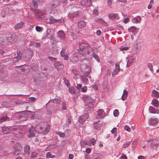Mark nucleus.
Listing matches in <instances>:
<instances>
[{
	"mask_svg": "<svg viewBox=\"0 0 159 159\" xmlns=\"http://www.w3.org/2000/svg\"><path fill=\"white\" fill-rule=\"evenodd\" d=\"M107 6L108 7L111 8V5L112 3V0H108L107 1Z\"/></svg>",
	"mask_w": 159,
	"mask_h": 159,
	"instance_id": "4d7b16f0",
	"label": "nucleus"
},
{
	"mask_svg": "<svg viewBox=\"0 0 159 159\" xmlns=\"http://www.w3.org/2000/svg\"><path fill=\"white\" fill-rule=\"evenodd\" d=\"M79 55L77 53H75L72 54L70 57V61L71 62L75 63L77 62L79 59Z\"/></svg>",
	"mask_w": 159,
	"mask_h": 159,
	"instance_id": "1a4fd4ad",
	"label": "nucleus"
},
{
	"mask_svg": "<svg viewBox=\"0 0 159 159\" xmlns=\"http://www.w3.org/2000/svg\"><path fill=\"white\" fill-rule=\"evenodd\" d=\"M36 100V98L34 97H31L29 98V101L30 102H33L35 101Z\"/></svg>",
	"mask_w": 159,
	"mask_h": 159,
	"instance_id": "680f3d73",
	"label": "nucleus"
},
{
	"mask_svg": "<svg viewBox=\"0 0 159 159\" xmlns=\"http://www.w3.org/2000/svg\"><path fill=\"white\" fill-rule=\"evenodd\" d=\"M119 111L118 110H115L113 112V115L115 116L116 117L119 115Z\"/></svg>",
	"mask_w": 159,
	"mask_h": 159,
	"instance_id": "6e6d98bb",
	"label": "nucleus"
},
{
	"mask_svg": "<svg viewBox=\"0 0 159 159\" xmlns=\"http://www.w3.org/2000/svg\"><path fill=\"white\" fill-rule=\"evenodd\" d=\"M141 47L140 46H137L136 47V52L138 53L140 50Z\"/></svg>",
	"mask_w": 159,
	"mask_h": 159,
	"instance_id": "69168bd1",
	"label": "nucleus"
},
{
	"mask_svg": "<svg viewBox=\"0 0 159 159\" xmlns=\"http://www.w3.org/2000/svg\"><path fill=\"white\" fill-rule=\"evenodd\" d=\"M49 22L51 24H54L55 23H57V19H55L53 17H51L50 18Z\"/></svg>",
	"mask_w": 159,
	"mask_h": 159,
	"instance_id": "4c0bfd02",
	"label": "nucleus"
},
{
	"mask_svg": "<svg viewBox=\"0 0 159 159\" xmlns=\"http://www.w3.org/2000/svg\"><path fill=\"white\" fill-rule=\"evenodd\" d=\"M158 119L155 117H153L149 119L148 120V123L150 125L153 126L156 125L158 123Z\"/></svg>",
	"mask_w": 159,
	"mask_h": 159,
	"instance_id": "f8f14e48",
	"label": "nucleus"
},
{
	"mask_svg": "<svg viewBox=\"0 0 159 159\" xmlns=\"http://www.w3.org/2000/svg\"><path fill=\"white\" fill-rule=\"evenodd\" d=\"M128 49L129 48L128 47H121L119 48L120 51H127Z\"/></svg>",
	"mask_w": 159,
	"mask_h": 159,
	"instance_id": "052dcab7",
	"label": "nucleus"
},
{
	"mask_svg": "<svg viewBox=\"0 0 159 159\" xmlns=\"http://www.w3.org/2000/svg\"><path fill=\"white\" fill-rule=\"evenodd\" d=\"M36 30L38 32H41L43 30V28L39 26H37L35 27Z\"/></svg>",
	"mask_w": 159,
	"mask_h": 159,
	"instance_id": "c03bdc74",
	"label": "nucleus"
},
{
	"mask_svg": "<svg viewBox=\"0 0 159 159\" xmlns=\"http://www.w3.org/2000/svg\"><path fill=\"white\" fill-rule=\"evenodd\" d=\"M34 15L37 17H40L41 16L45 14L46 12L44 11H42L39 9L36 10L34 11Z\"/></svg>",
	"mask_w": 159,
	"mask_h": 159,
	"instance_id": "4468645a",
	"label": "nucleus"
},
{
	"mask_svg": "<svg viewBox=\"0 0 159 159\" xmlns=\"http://www.w3.org/2000/svg\"><path fill=\"white\" fill-rule=\"evenodd\" d=\"M61 64H62V63L58 61H55L54 63V65L56 68H58V67Z\"/></svg>",
	"mask_w": 159,
	"mask_h": 159,
	"instance_id": "37998d69",
	"label": "nucleus"
},
{
	"mask_svg": "<svg viewBox=\"0 0 159 159\" xmlns=\"http://www.w3.org/2000/svg\"><path fill=\"white\" fill-rule=\"evenodd\" d=\"M50 129V127L47 123L38 125L35 128L32 126L29 130L28 136L30 138L34 137V132L35 131L39 133H43L44 134H46L49 131Z\"/></svg>",
	"mask_w": 159,
	"mask_h": 159,
	"instance_id": "f03ea898",
	"label": "nucleus"
},
{
	"mask_svg": "<svg viewBox=\"0 0 159 159\" xmlns=\"http://www.w3.org/2000/svg\"><path fill=\"white\" fill-rule=\"evenodd\" d=\"M2 106L3 107L6 108H8L9 107V104L7 102H3L2 104Z\"/></svg>",
	"mask_w": 159,
	"mask_h": 159,
	"instance_id": "de8ad7c7",
	"label": "nucleus"
},
{
	"mask_svg": "<svg viewBox=\"0 0 159 159\" xmlns=\"http://www.w3.org/2000/svg\"><path fill=\"white\" fill-rule=\"evenodd\" d=\"M55 157V155H52L50 152H48L46 154V158H53Z\"/></svg>",
	"mask_w": 159,
	"mask_h": 159,
	"instance_id": "c9c22d12",
	"label": "nucleus"
},
{
	"mask_svg": "<svg viewBox=\"0 0 159 159\" xmlns=\"http://www.w3.org/2000/svg\"><path fill=\"white\" fill-rule=\"evenodd\" d=\"M92 2V0H82L80 2L81 5L85 7L90 6Z\"/></svg>",
	"mask_w": 159,
	"mask_h": 159,
	"instance_id": "9b49d317",
	"label": "nucleus"
},
{
	"mask_svg": "<svg viewBox=\"0 0 159 159\" xmlns=\"http://www.w3.org/2000/svg\"><path fill=\"white\" fill-rule=\"evenodd\" d=\"M63 80L64 82L65 83V84L66 85L67 87H69L70 86V84L69 83L68 80L65 78H63Z\"/></svg>",
	"mask_w": 159,
	"mask_h": 159,
	"instance_id": "49530a36",
	"label": "nucleus"
},
{
	"mask_svg": "<svg viewBox=\"0 0 159 159\" xmlns=\"http://www.w3.org/2000/svg\"><path fill=\"white\" fill-rule=\"evenodd\" d=\"M28 53H29V54L27 56V57L30 59L31 58L33 52L32 51L30 50L28 51Z\"/></svg>",
	"mask_w": 159,
	"mask_h": 159,
	"instance_id": "bf43d9fd",
	"label": "nucleus"
},
{
	"mask_svg": "<svg viewBox=\"0 0 159 159\" xmlns=\"http://www.w3.org/2000/svg\"><path fill=\"white\" fill-rule=\"evenodd\" d=\"M124 129L126 131L130 132V129L128 125H125L124 126Z\"/></svg>",
	"mask_w": 159,
	"mask_h": 159,
	"instance_id": "774afa93",
	"label": "nucleus"
},
{
	"mask_svg": "<svg viewBox=\"0 0 159 159\" xmlns=\"http://www.w3.org/2000/svg\"><path fill=\"white\" fill-rule=\"evenodd\" d=\"M127 59V66L128 67L130 66L135 61V58L131 56H129Z\"/></svg>",
	"mask_w": 159,
	"mask_h": 159,
	"instance_id": "0eeeda50",
	"label": "nucleus"
},
{
	"mask_svg": "<svg viewBox=\"0 0 159 159\" xmlns=\"http://www.w3.org/2000/svg\"><path fill=\"white\" fill-rule=\"evenodd\" d=\"M139 31V29L134 26H132L129 29V31L132 32L134 34H136Z\"/></svg>",
	"mask_w": 159,
	"mask_h": 159,
	"instance_id": "a211bd4d",
	"label": "nucleus"
},
{
	"mask_svg": "<svg viewBox=\"0 0 159 159\" xmlns=\"http://www.w3.org/2000/svg\"><path fill=\"white\" fill-rule=\"evenodd\" d=\"M141 17L139 16H137L132 19L131 21L134 23H139L141 20Z\"/></svg>",
	"mask_w": 159,
	"mask_h": 159,
	"instance_id": "dca6fc26",
	"label": "nucleus"
},
{
	"mask_svg": "<svg viewBox=\"0 0 159 159\" xmlns=\"http://www.w3.org/2000/svg\"><path fill=\"white\" fill-rule=\"evenodd\" d=\"M31 111H24L16 113L15 115L21 121H24L27 120L28 116L26 115L28 112H31Z\"/></svg>",
	"mask_w": 159,
	"mask_h": 159,
	"instance_id": "20e7f679",
	"label": "nucleus"
},
{
	"mask_svg": "<svg viewBox=\"0 0 159 159\" xmlns=\"http://www.w3.org/2000/svg\"><path fill=\"white\" fill-rule=\"evenodd\" d=\"M83 99L84 102L88 104L89 107L91 108L93 107V103L95 102V100L94 99L87 95L84 96Z\"/></svg>",
	"mask_w": 159,
	"mask_h": 159,
	"instance_id": "39448f33",
	"label": "nucleus"
},
{
	"mask_svg": "<svg viewBox=\"0 0 159 159\" xmlns=\"http://www.w3.org/2000/svg\"><path fill=\"white\" fill-rule=\"evenodd\" d=\"M58 36L61 38V39L65 40V34L62 31H59L58 32Z\"/></svg>",
	"mask_w": 159,
	"mask_h": 159,
	"instance_id": "5701e85b",
	"label": "nucleus"
},
{
	"mask_svg": "<svg viewBox=\"0 0 159 159\" xmlns=\"http://www.w3.org/2000/svg\"><path fill=\"white\" fill-rule=\"evenodd\" d=\"M11 119V117H9L7 115H2L1 116H0V120L2 122L9 120Z\"/></svg>",
	"mask_w": 159,
	"mask_h": 159,
	"instance_id": "2eb2a0df",
	"label": "nucleus"
},
{
	"mask_svg": "<svg viewBox=\"0 0 159 159\" xmlns=\"http://www.w3.org/2000/svg\"><path fill=\"white\" fill-rule=\"evenodd\" d=\"M148 142H150L151 146L154 149H156L157 146L159 145V140L158 139H153L151 140H149Z\"/></svg>",
	"mask_w": 159,
	"mask_h": 159,
	"instance_id": "6e6552de",
	"label": "nucleus"
},
{
	"mask_svg": "<svg viewBox=\"0 0 159 159\" xmlns=\"http://www.w3.org/2000/svg\"><path fill=\"white\" fill-rule=\"evenodd\" d=\"M95 20L96 22L101 23L105 26L107 25V23L102 19L96 18Z\"/></svg>",
	"mask_w": 159,
	"mask_h": 159,
	"instance_id": "393cba45",
	"label": "nucleus"
},
{
	"mask_svg": "<svg viewBox=\"0 0 159 159\" xmlns=\"http://www.w3.org/2000/svg\"><path fill=\"white\" fill-rule=\"evenodd\" d=\"M59 4V0H53L50 6L52 8H54L58 6Z\"/></svg>",
	"mask_w": 159,
	"mask_h": 159,
	"instance_id": "412c9836",
	"label": "nucleus"
},
{
	"mask_svg": "<svg viewBox=\"0 0 159 159\" xmlns=\"http://www.w3.org/2000/svg\"><path fill=\"white\" fill-rule=\"evenodd\" d=\"M80 13V11H77L75 12H74L69 13V16L70 18H73L76 17L78 16V15Z\"/></svg>",
	"mask_w": 159,
	"mask_h": 159,
	"instance_id": "2f4dec72",
	"label": "nucleus"
},
{
	"mask_svg": "<svg viewBox=\"0 0 159 159\" xmlns=\"http://www.w3.org/2000/svg\"><path fill=\"white\" fill-rule=\"evenodd\" d=\"M149 112L151 113L159 114V110L156 109L152 106H150L148 108Z\"/></svg>",
	"mask_w": 159,
	"mask_h": 159,
	"instance_id": "f3484780",
	"label": "nucleus"
},
{
	"mask_svg": "<svg viewBox=\"0 0 159 159\" xmlns=\"http://www.w3.org/2000/svg\"><path fill=\"white\" fill-rule=\"evenodd\" d=\"M69 92L71 94H73L75 93L74 89V88L72 86L70 87L69 88Z\"/></svg>",
	"mask_w": 159,
	"mask_h": 159,
	"instance_id": "09e8293b",
	"label": "nucleus"
},
{
	"mask_svg": "<svg viewBox=\"0 0 159 159\" xmlns=\"http://www.w3.org/2000/svg\"><path fill=\"white\" fill-rule=\"evenodd\" d=\"M19 67L20 70H21V71H19V72L21 74H26L28 73L30 71V69L26 65H24L22 66Z\"/></svg>",
	"mask_w": 159,
	"mask_h": 159,
	"instance_id": "423d86ee",
	"label": "nucleus"
},
{
	"mask_svg": "<svg viewBox=\"0 0 159 159\" xmlns=\"http://www.w3.org/2000/svg\"><path fill=\"white\" fill-rule=\"evenodd\" d=\"M33 3L34 7L37 8L38 7V2L36 1H33Z\"/></svg>",
	"mask_w": 159,
	"mask_h": 159,
	"instance_id": "864d4df0",
	"label": "nucleus"
},
{
	"mask_svg": "<svg viewBox=\"0 0 159 159\" xmlns=\"http://www.w3.org/2000/svg\"><path fill=\"white\" fill-rule=\"evenodd\" d=\"M152 104L156 107H157L159 106V101L156 99H153L152 102Z\"/></svg>",
	"mask_w": 159,
	"mask_h": 159,
	"instance_id": "7c9ffc66",
	"label": "nucleus"
},
{
	"mask_svg": "<svg viewBox=\"0 0 159 159\" xmlns=\"http://www.w3.org/2000/svg\"><path fill=\"white\" fill-rule=\"evenodd\" d=\"M31 112H28L27 114H26V115L28 117V116H27L28 115L31 114V116L30 117L31 119H32L34 117V114L33 112L31 111Z\"/></svg>",
	"mask_w": 159,
	"mask_h": 159,
	"instance_id": "5fc2aeb1",
	"label": "nucleus"
},
{
	"mask_svg": "<svg viewBox=\"0 0 159 159\" xmlns=\"http://www.w3.org/2000/svg\"><path fill=\"white\" fill-rule=\"evenodd\" d=\"M147 66L149 68V70H150L152 71V72H153V66L152 64L151 63H148Z\"/></svg>",
	"mask_w": 159,
	"mask_h": 159,
	"instance_id": "3c124183",
	"label": "nucleus"
},
{
	"mask_svg": "<svg viewBox=\"0 0 159 159\" xmlns=\"http://www.w3.org/2000/svg\"><path fill=\"white\" fill-rule=\"evenodd\" d=\"M78 51L80 55L84 57H86L89 56L91 52L97 53L98 50L95 47H91L86 43H82L80 45Z\"/></svg>",
	"mask_w": 159,
	"mask_h": 159,
	"instance_id": "f257e3e1",
	"label": "nucleus"
},
{
	"mask_svg": "<svg viewBox=\"0 0 159 159\" xmlns=\"http://www.w3.org/2000/svg\"><path fill=\"white\" fill-rule=\"evenodd\" d=\"M14 148L15 151H18L22 149V147L21 144L19 143L15 144L14 146Z\"/></svg>",
	"mask_w": 159,
	"mask_h": 159,
	"instance_id": "aec40b11",
	"label": "nucleus"
},
{
	"mask_svg": "<svg viewBox=\"0 0 159 159\" xmlns=\"http://www.w3.org/2000/svg\"><path fill=\"white\" fill-rule=\"evenodd\" d=\"M130 141H127L123 145V148H125L128 147L130 144Z\"/></svg>",
	"mask_w": 159,
	"mask_h": 159,
	"instance_id": "a18cd8bd",
	"label": "nucleus"
},
{
	"mask_svg": "<svg viewBox=\"0 0 159 159\" xmlns=\"http://www.w3.org/2000/svg\"><path fill=\"white\" fill-rule=\"evenodd\" d=\"M80 145L81 146L84 147L86 145L90 146V142L84 141H81L80 143Z\"/></svg>",
	"mask_w": 159,
	"mask_h": 159,
	"instance_id": "c85d7f7f",
	"label": "nucleus"
},
{
	"mask_svg": "<svg viewBox=\"0 0 159 159\" xmlns=\"http://www.w3.org/2000/svg\"><path fill=\"white\" fill-rule=\"evenodd\" d=\"M60 102V100L58 99H54L52 101V102L54 104V106H57V104H59Z\"/></svg>",
	"mask_w": 159,
	"mask_h": 159,
	"instance_id": "ea45409f",
	"label": "nucleus"
},
{
	"mask_svg": "<svg viewBox=\"0 0 159 159\" xmlns=\"http://www.w3.org/2000/svg\"><path fill=\"white\" fill-rule=\"evenodd\" d=\"M87 91V87L85 86H84L81 89V91L83 92H86Z\"/></svg>",
	"mask_w": 159,
	"mask_h": 159,
	"instance_id": "0e129e2a",
	"label": "nucleus"
},
{
	"mask_svg": "<svg viewBox=\"0 0 159 159\" xmlns=\"http://www.w3.org/2000/svg\"><path fill=\"white\" fill-rule=\"evenodd\" d=\"M127 96L128 93L127 91L125 89L124 90L123 93L121 97V99L123 101L125 100L127 98Z\"/></svg>",
	"mask_w": 159,
	"mask_h": 159,
	"instance_id": "a878e982",
	"label": "nucleus"
},
{
	"mask_svg": "<svg viewBox=\"0 0 159 159\" xmlns=\"http://www.w3.org/2000/svg\"><path fill=\"white\" fill-rule=\"evenodd\" d=\"M96 140L93 138H92L90 140V146L91 144H92L93 145H95V143L96 142Z\"/></svg>",
	"mask_w": 159,
	"mask_h": 159,
	"instance_id": "603ef678",
	"label": "nucleus"
},
{
	"mask_svg": "<svg viewBox=\"0 0 159 159\" xmlns=\"http://www.w3.org/2000/svg\"><path fill=\"white\" fill-rule=\"evenodd\" d=\"M21 54L19 51L17 52V56L14 57L12 58V61L13 62H16L17 61L20 60L21 57Z\"/></svg>",
	"mask_w": 159,
	"mask_h": 159,
	"instance_id": "9d476101",
	"label": "nucleus"
},
{
	"mask_svg": "<svg viewBox=\"0 0 159 159\" xmlns=\"http://www.w3.org/2000/svg\"><path fill=\"white\" fill-rule=\"evenodd\" d=\"M152 96L155 98H159V93L155 90H153L152 93Z\"/></svg>",
	"mask_w": 159,
	"mask_h": 159,
	"instance_id": "bb28decb",
	"label": "nucleus"
},
{
	"mask_svg": "<svg viewBox=\"0 0 159 159\" xmlns=\"http://www.w3.org/2000/svg\"><path fill=\"white\" fill-rule=\"evenodd\" d=\"M117 16V14L114 13H111L108 15L109 18L111 20L115 19Z\"/></svg>",
	"mask_w": 159,
	"mask_h": 159,
	"instance_id": "473e14b6",
	"label": "nucleus"
},
{
	"mask_svg": "<svg viewBox=\"0 0 159 159\" xmlns=\"http://www.w3.org/2000/svg\"><path fill=\"white\" fill-rule=\"evenodd\" d=\"M56 134L59 135V136L61 137H63L65 135V134L64 133H61L59 132H57L56 133Z\"/></svg>",
	"mask_w": 159,
	"mask_h": 159,
	"instance_id": "8fccbe9b",
	"label": "nucleus"
},
{
	"mask_svg": "<svg viewBox=\"0 0 159 159\" xmlns=\"http://www.w3.org/2000/svg\"><path fill=\"white\" fill-rule=\"evenodd\" d=\"M81 79L83 82L85 84H86L87 83V82L88 81V79L86 78L84 76H83L81 78Z\"/></svg>",
	"mask_w": 159,
	"mask_h": 159,
	"instance_id": "a19ab883",
	"label": "nucleus"
},
{
	"mask_svg": "<svg viewBox=\"0 0 159 159\" xmlns=\"http://www.w3.org/2000/svg\"><path fill=\"white\" fill-rule=\"evenodd\" d=\"M37 154L38 153L36 152H33L32 153L31 157L34 158L37 156Z\"/></svg>",
	"mask_w": 159,
	"mask_h": 159,
	"instance_id": "338daca9",
	"label": "nucleus"
},
{
	"mask_svg": "<svg viewBox=\"0 0 159 159\" xmlns=\"http://www.w3.org/2000/svg\"><path fill=\"white\" fill-rule=\"evenodd\" d=\"M86 22L84 20H81L78 22V26L80 28H82L86 25Z\"/></svg>",
	"mask_w": 159,
	"mask_h": 159,
	"instance_id": "cd10ccee",
	"label": "nucleus"
},
{
	"mask_svg": "<svg viewBox=\"0 0 159 159\" xmlns=\"http://www.w3.org/2000/svg\"><path fill=\"white\" fill-rule=\"evenodd\" d=\"M129 20V19L128 17L124 18L123 20V22L125 23H127Z\"/></svg>",
	"mask_w": 159,
	"mask_h": 159,
	"instance_id": "e2e57ef3",
	"label": "nucleus"
},
{
	"mask_svg": "<svg viewBox=\"0 0 159 159\" xmlns=\"http://www.w3.org/2000/svg\"><path fill=\"white\" fill-rule=\"evenodd\" d=\"M88 117L89 115L87 114H85L80 116L79 119V122L81 123L84 122L88 118Z\"/></svg>",
	"mask_w": 159,
	"mask_h": 159,
	"instance_id": "ddd939ff",
	"label": "nucleus"
},
{
	"mask_svg": "<svg viewBox=\"0 0 159 159\" xmlns=\"http://www.w3.org/2000/svg\"><path fill=\"white\" fill-rule=\"evenodd\" d=\"M58 11L56 9H53L52 10L51 12V14L53 15L54 16H56L58 14Z\"/></svg>",
	"mask_w": 159,
	"mask_h": 159,
	"instance_id": "79ce46f5",
	"label": "nucleus"
},
{
	"mask_svg": "<svg viewBox=\"0 0 159 159\" xmlns=\"http://www.w3.org/2000/svg\"><path fill=\"white\" fill-rule=\"evenodd\" d=\"M72 72L74 75L73 77L74 79L75 80L77 79V77L76 76L79 74L78 71L75 69H73L72 70Z\"/></svg>",
	"mask_w": 159,
	"mask_h": 159,
	"instance_id": "72a5a7b5",
	"label": "nucleus"
},
{
	"mask_svg": "<svg viewBox=\"0 0 159 159\" xmlns=\"http://www.w3.org/2000/svg\"><path fill=\"white\" fill-rule=\"evenodd\" d=\"M99 122V121H98L93 123L94 128L96 129H98L101 127V125L98 124V123Z\"/></svg>",
	"mask_w": 159,
	"mask_h": 159,
	"instance_id": "e433bc0d",
	"label": "nucleus"
},
{
	"mask_svg": "<svg viewBox=\"0 0 159 159\" xmlns=\"http://www.w3.org/2000/svg\"><path fill=\"white\" fill-rule=\"evenodd\" d=\"M50 39L51 40V43L53 44L56 41L55 40V38L54 36H51Z\"/></svg>",
	"mask_w": 159,
	"mask_h": 159,
	"instance_id": "13d9d810",
	"label": "nucleus"
},
{
	"mask_svg": "<svg viewBox=\"0 0 159 159\" xmlns=\"http://www.w3.org/2000/svg\"><path fill=\"white\" fill-rule=\"evenodd\" d=\"M93 57L99 63L100 62V58L96 54V53H92Z\"/></svg>",
	"mask_w": 159,
	"mask_h": 159,
	"instance_id": "f704fd0d",
	"label": "nucleus"
},
{
	"mask_svg": "<svg viewBox=\"0 0 159 159\" xmlns=\"http://www.w3.org/2000/svg\"><path fill=\"white\" fill-rule=\"evenodd\" d=\"M66 50V48L64 47L62 48V49L60 52V55L61 57H63L65 55V53Z\"/></svg>",
	"mask_w": 159,
	"mask_h": 159,
	"instance_id": "58836bf2",
	"label": "nucleus"
},
{
	"mask_svg": "<svg viewBox=\"0 0 159 159\" xmlns=\"http://www.w3.org/2000/svg\"><path fill=\"white\" fill-rule=\"evenodd\" d=\"M24 151L25 153L29 154L30 153V147L29 145H26L24 147Z\"/></svg>",
	"mask_w": 159,
	"mask_h": 159,
	"instance_id": "c756f323",
	"label": "nucleus"
},
{
	"mask_svg": "<svg viewBox=\"0 0 159 159\" xmlns=\"http://www.w3.org/2000/svg\"><path fill=\"white\" fill-rule=\"evenodd\" d=\"M1 128L2 129V131L4 134H7L10 131V129L5 125H3L1 126Z\"/></svg>",
	"mask_w": 159,
	"mask_h": 159,
	"instance_id": "4be33fe9",
	"label": "nucleus"
},
{
	"mask_svg": "<svg viewBox=\"0 0 159 159\" xmlns=\"http://www.w3.org/2000/svg\"><path fill=\"white\" fill-rule=\"evenodd\" d=\"M24 23L23 22H21L17 24L14 27L15 30H18L21 29L24 25Z\"/></svg>",
	"mask_w": 159,
	"mask_h": 159,
	"instance_id": "b1692460",
	"label": "nucleus"
},
{
	"mask_svg": "<svg viewBox=\"0 0 159 159\" xmlns=\"http://www.w3.org/2000/svg\"><path fill=\"white\" fill-rule=\"evenodd\" d=\"M105 116V113L102 109H99L98 111V117L102 118H103Z\"/></svg>",
	"mask_w": 159,
	"mask_h": 159,
	"instance_id": "6ab92c4d",
	"label": "nucleus"
},
{
	"mask_svg": "<svg viewBox=\"0 0 159 159\" xmlns=\"http://www.w3.org/2000/svg\"><path fill=\"white\" fill-rule=\"evenodd\" d=\"M80 68L84 75L87 76L89 78H91V76L89 75L91 69L89 61L86 59H83L81 62Z\"/></svg>",
	"mask_w": 159,
	"mask_h": 159,
	"instance_id": "7ed1b4c3",
	"label": "nucleus"
}]
</instances>
